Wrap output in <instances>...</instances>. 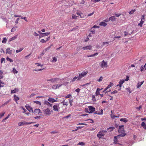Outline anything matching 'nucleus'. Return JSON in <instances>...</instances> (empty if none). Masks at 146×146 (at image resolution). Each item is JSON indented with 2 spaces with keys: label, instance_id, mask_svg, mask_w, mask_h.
<instances>
[{
  "label": "nucleus",
  "instance_id": "f257e3e1",
  "mask_svg": "<svg viewBox=\"0 0 146 146\" xmlns=\"http://www.w3.org/2000/svg\"><path fill=\"white\" fill-rule=\"evenodd\" d=\"M124 126L123 125L119 126L118 129V132L120 133H121L119 136L121 137H124L126 135V133H124L125 131L124 129Z\"/></svg>",
  "mask_w": 146,
  "mask_h": 146
},
{
  "label": "nucleus",
  "instance_id": "f03ea898",
  "mask_svg": "<svg viewBox=\"0 0 146 146\" xmlns=\"http://www.w3.org/2000/svg\"><path fill=\"white\" fill-rule=\"evenodd\" d=\"M99 65L101 68L103 69L107 68L108 66V62H106L104 60H103L102 62H100Z\"/></svg>",
  "mask_w": 146,
  "mask_h": 146
},
{
  "label": "nucleus",
  "instance_id": "7ed1b4c3",
  "mask_svg": "<svg viewBox=\"0 0 146 146\" xmlns=\"http://www.w3.org/2000/svg\"><path fill=\"white\" fill-rule=\"evenodd\" d=\"M107 132L106 131L104 130H100L97 135V136L100 139L102 136H104Z\"/></svg>",
  "mask_w": 146,
  "mask_h": 146
},
{
  "label": "nucleus",
  "instance_id": "20e7f679",
  "mask_svg": "<svg viewBox=\"0 0 146 146\" xmlns=\"http://www.w3.org/2000/svg\"><path fill=\"white\" fill-rule=\"evenodd\" d=\"M38 32L40 34V35L39 36V38H41L43 37L48 36L49 35L50 33V32H48L45 33H41L40 31H38Z\"/></svg>",
  "mask_w": 146,
  "mask_h": 146
},
{
  "label": "nucleus",
  "instance_id": "39448f33",
  "mask_svg": "<svg viewBox=\"0 0 146 146\" xmlns=\"http://www.w3.org/2000/svg\"><path fill=\"white\" fill-rule=\"evenodd\" d=\"M60 105V103L54 104L53 106V110L55 111L59 112L60 109V107H59Z\"/></svg>",
  "mask_w": 146,
  "mask_h": 146
},
{
  "label": "nucleus",
  "instance_id": "423d86ee",
  "mask_svg": "<svg viewBox=\"0 0 146 146\" xmlns=\"http://www.w3.org/2000/svg\"><path fill=\"white\" fill-rule=\"evenodd\" d=\"M88 71L82 72L80 74H79L78 80H80L81 78L85 76L88 74Z\"/></svg>",
  "mask_w": 146,
  "mask_h": 146
},
{
  "label": "nucleus",
  "instance_id": "0eeeda50",
  "mask_svg": "<svg viewBox=\"0 0 146 146\" xmlns=\"http://www.w3.org/2000/svg\"><path fill=\"white\" fill-rule=\"evenodd\" d=\"M43 111L44 114L46 115L50 116L51 113V111L49 108H47L44 110Z\"/></svg>",
  "mask_w": 146,
  "mask_h": 146
},
{
  "label": "nucleus",
  "instance_id": "6e6552de",
  "mask_svg": "<svg viewBox=\"0 0 146 146\" xmlns=\"http://www.w3.org/2000/svg\"><path fill=\"white\" fill-rule=\"evenodd\" d=\"M35 114L36 115H41V112L40 110L39 109H36L34 110Z\"/></svg>",
  "mask_w": 146,
  "mask_h": 146
},
{
  "label": "nucleus",
  "instance_id": "1a4fd4ad",
  "mask_svg": "<svg viewBox=\"0 0 146 146\" xmlns=\"http://www.w3.org/2000/svg\"><path fill=\"white\" fill-rule=\"evenodd\" d=\"M88 108V110L89 111V112H88V113H92L95 110V108L92 106H89Z\"/></svg>",
  "mask_w": 146,
  "mask_h": 146
},
{
  "label": "nucleus",
  "instance_id": "9d476101",
  "mask_svg": "<svg viewBox=\"0 0 146 146\" xmlns=\"http://www.w3.org/2000/svg\"><path fill=\"white\" fill-rule=\"evenodd\" d=\"M124 81H125L123 80H120L119 82V84L116 86H119V88L118 90H121V87Z\"/></svg>",
  "mask_w": 146,
  "mask_h": 146
},
{
  "label": "nucleus",
  "instance_id": "9b49d317",
  "mask_svg": "<svg viewBox=\"0 0 146 146\" xmlns=\"http://www.w3.org/2000/svg\"><path fill=\"white\" fill-rule=\"evenodd\" d=\"M92 46L91 45H87L82 47V49L84 50H90L92 48Z\"/></svg>",
  "mask_w": 146,
  "mask_h": 146
},
{
  "label": "nucleus",
  "instance_id": "f8f14e48",
  "mask_svg": "<svg viewBox=\"0 0 146 146\" xmlns=\"http://www.w3.org/2000/svg\"><path fill=\"white\" fill-rule=\"evenodd\" d=\"M98 27V26H97L96 25H94L90 29V32H92V33H95V30L94 29L95 28H97Z\"/></svg>",
  "mask_w": 146,
  "mask_h": 146
},
{
  "label": "nucleus",
  "instance_id": "ddd939ff",
  "mask_svg": "<svg viewBox=\"0 0 146 146\" xmlns=\"http://www.w3.org/2000/svg\"><path fill=\"white\" fill-rule=\"evenodd\" d=\"M142 17L143 18L141 19V22L138 24V25L140 26L141 27H142V25L144 23V21H143V20H145L144 15H142Z\"/></svg>",
  "mask_w": 146,
  "mask_h": 146
},
{
  "label": "nucleus",
  "instance_id": "4468645a",
  "mask_svg": "<svg viewBox=\"0 0 146 146\" xmlns=\"http://www.w3.org/2000/svg\"><path fill=\"white\" fill-rule=\"evenodd\" d=\"M25 107L26 109L29 111L30 112L32 111V112H33L32 108H31V107L29 106H28V105H27L25 106Z\"/></svg>",
  "mask_w": 146,
  "mask_h": 146
},
{
  "label": "nucleus",
  "instance_id": "2eb2a0df",
  "mask_svg": "<svg viewBox=\"0 0 146 146\" xmlns=\"http://www.w3.org/2000/svg\"><path fill=\"white\" fill-rule=\"evenodd\" d=\"M50 37L49 36L46 38V40H44V39H42L40 40V42L42 43H45L46 41H49L50 40Z\"/></svg>",
  "mask_w": 146,
  "mask_h": 146
},
{
  "label": "nucleus",
  "instance_id": "dca6fc26",
  "mask_svg": "<svg viewBox=\"0 0 146 146\" xmlns=\"http://www.w3.org/2000/svg\"><path fill=\"white\" fill-rule=\"evenodd\" d=\"M44 103L45 105H46L48 106H49L50 107H51L52 106V104H50L47 100H45L44 101Z\"/></svg>",
  "mask_w": 146,
  "mask_h": 146
},
{
  "label": "nucleus",
  "instance_id": "f3484780",
  "mask_svg": "<svg viewBox=\"0 0 146 146\" xmlns=\"http://www.w3.org/2000/svg\"><path fill=\"white\" fill-rule=\"evenodd\" d=\"M48 101L51 102H54L57 101L54 98L49 97L48 99Z\"/></svg>",
  "mask_w": 146,
  "mask_h": 146
},
{
  "label": "nucleus",
  "instance_id": "a211bd4d",
  "mask_svg": "<svg viewBox=\"0 0 146 146\" xmlns=\"http://www.w3.org/2000/svg\"><path fill=\"white\" fill-rule=\"evenodd\" d=\"M113 85V84L111 82L110 83V84L108 85L106 88H105L103 92H105L107 89H108L110 88Z\"/></svg>",
  "mask_w": 146,
  "mask_h": 146
},
{
  "label": "nucleus",
  "instance_id": "6ab92c4d",
  "mask_svg": "<svg viewBox=\"0 0 146 146\" xmlns=\"http://www.w3.org/2000/svg\"><path fill=\"white\" fill-rule=\"evenodd\" d=\"M59 80V79L58 78H52L50 79V81H51L52 83H53L54 82H57Z\"/></svg>",
  "mask_w": 146,
  "mask_h": 146
},
{
  "label": "nucleus",
  "instance_id": "aec40b11",
  "mask_svg": "<svg viewBox=\"0 0 146 146\" xmlns=\"http://www.w3.org/2000/svg\"><path fill=\"white\" fill-rule=\"evenodd\" d=\"M6 53H8L9 54H11L12 53V50L10 49V48H8L6 50Z\"/></svg>",
  "mask_w": 146,
  "mask_h": 146
},
{
  "label": "nucleus",
  "instance_id": "412c9836",
  "mask_svg": "<svg viewBox=\"0 0 146 146\" xmlns=\"http://www.w3.org/2000/svg\"><path fill=\"white\" fill-rule=\"evenodd\" d=\"M14 99L15 101V102L17 104V101L20 99V98L17 96L16 95H14Z\"/></svg>",
  "mask_w": 146,
  "mask_h": 146
},
{
  "label": "nucleus",
  "instance_id": "4be33fe9",
  "mask_svg": "<svg viewBox=\"0 0 146 146\" xmlns=\"http://www.w3.org/2000/svg\"><path fill=\"white\" fill-rule=\"evenodd\" d=\"M98 54V52L95 53L93 54H91V55H88L87 56L88 57H93L95 56H96Z\"/></svg>",
  "mask_w": 146,
  "mask_h": 146
},
{
  "label": "nucleus",
  "instance_id": "5701e85b",
  "mask_svg": "<svg viewBox=\"0 0 146 146\" xmlns=\"http://www.w3.org/2000/svg\"><path fill=\"white\" fill-rule=\"evenodd\" d=\"M141 126L143 127L145 129H146V123H145L144 122H143L141 123Z\"/></svg>",
  "mask_w": 146,
  "mask_h": 146
},
{
  "label": "nucleus",
  "instance_id": "b1692460",
  "mask_svg": "<svg viewBox=\"0 0 146 146\" xmlns=\"http://www.w3.org/2000/svg\"><path fill=\"white\" fill-rule=\"evenodd\" d=\"M116 19L115 18L114 16H111L109 18V20L111 21H115Z\"/></svg>",
  "mask_w": 146,
  "mask_h": 146
},
{
  "label": "nucleus",
  "instance_id": "393cba45",
  "mask_svg": "<svg viewBox=\"0 0 146 146\" xmlns=\"http://www.w3.org/2000/svg\"><path fill=\"white\" fill-rule=\"evenodd\" d=\"M116 136H114V137L113 139V143L115 144H117V139Z\"/></svg>",
  "mask_w": 146,
  "mask_h": 146
},
{
  "label": "nucleus",
  "instance_id": "a878e982",
  "mask_svg": "<svg viewBox=\"0 0 146 146\" xmlns=\"http://www.w3.org/2000/svg\"><path fill=\"white\" fill-rule=\"evenodd\" d=\"M26 122L23 121L21 122H19L18 123V125L19 126H21L23 125H26Z\"/></svg>",
  "mask_w": 146,
  "mask_h": 146
},
{
  "label": "nucleus",
  "instance_id": "bb28decb",
  "mask_svg": "<svg viewBox=\"0 0 146 146\" xmlns=\"http://www.w3.org/2000/svg\"><path fill=\"white\" fill-rule=\"evenodd\" d=\"M120 121L126 123L128 121V120L126 118H121L120 119Z\"/></svg>",
  "mask_w": 146,
  "mask_h": 146
},
{
  "label": "nucleus",
  "instance_id": "cd10ccee",
  "mask_svg": "<svg viewBox=\"0 0 146 146\" xmlns=\"http://www.w3.org/2000/svg\"><path fill=\"white\" fill-rule=\"evenodd\" d=\"M3 77V72L1 70H0V80Z\"/></svg>",
  "mask_w": 146,
  "mask_h": 146
},
{
  "label": "nucleus",
  "instance_id": "c85d7f7f",
  "mask_svg": "<svg viewBox=\"0 0 146 146\" xmlns=\"http://www.w3.org/2000/svg\"><path fill=\"white\" fill-rule=\"evenodd\" d=\"M146 68V65H145L144 66H142L140 68V70L141 72H142L143 71V70L145 69V68Z\"/></svg>",
  "mask_w": 146,
  "mask_h": 146
},
{
  "label": "nucleus",
  "instance_id": "c756f323",
  "mask_svg": "<svg viewBox=\"0 0 146 146\" xmlns=\"http://www.w3.org/2000/svg\"><path fill=\"white\" fill-rule=\"evenodd\" d=\"M100 25L101 26L105 27L107 25V24L105 22H101L100 23Z\"/></svg>",
  "mask_w": 146,
  "mask_h": 146
},
{
  "label": "nucleus",
  "instance_id": "7c9ffc66",
  "mask_svg": "<svg viewBox=\"0 0 146 146\" xmlns=\"http://www.w3.org/2000/svg\"><path fill=\"white\" fill-rule=\"evenodd\" d=\"M17 35H16V36H15L13 37L12 38H11L10 39H9V41H12L13 40H14L15 39H16V38H17Z\"/></svg>",
  "mask_w": 146,
  "mask_h": 146
},
{
  "label": "nucleus",
  "instance_id": "2f4dec72",
  "mask_svg": "<svg viewBox=\"0 0 146 146\" xmlns=\"http://www.w3.org/2000/svg\"><path fill=\"white\" fill-rule=\"evenodd\" d=\"M4 83L0 80V88L1 87H3L4 86Z\"/></svg>",
  "mask_w": 146,
  "mask_h": 146
},
{
  "label": "nucleus",
  "instance_id": "473e14b6",
  "mask_svg": "<svg viewBox=\"0 0 146 146\" xmlns=\"http://www.w3.org/2000/svg\"><path fill=\"white\" fill-rule=\"evenodd\" d=\"M62 103L63 105H66V106H67L68 105V101H65V100L63 101L62 102Z\"/></svg>",
  "mask_w": 146,
  "mask_h": 146
},
{
  "label": "nucleus",
  "instance_id": "72a5a7b5",
  "mask_svg": "<svg viewBox=\"0 0 146 146\" xmlns=\"http://www.w3.org/2000/svg\"><path fill=\"white\" fill-rule=\"evenodd\" d=\"M18 91L19 89H17L16 88H15L14 90H11V93H15L16 92H18Z\"/></svg>",
  "mask_w": 146,
  "mask_h": 146
},
{
  "label": "nucleus",
  "instance_id": "f704fd0d",
  "mask_svg": "<svg viewBox=\"0 0 146 146\" xmlns=\"http://www.w3.org/2000/svg\"><path fill=\"white\" fill-rule=\"evenodd\" d=\"M23 49V48H19L18 50H16V53H18L19 52H20Z\"/></svg>",
  "mask_w": 146,
  "mask_h": 146
},
{
  "label": "nucleus",
  "instance_id": "c9c22d12",
  "mask_svg": "<svg viewBox=\"0 0 146 146\" xmlns=\"http://www.w3.org/2000/svg\"><path fill=\"white\" fill-rule=\"evenodd\" d=\"M78 77L75 76L72 79V80H71V82H74L75 81L76 79H77V80H78Z\"/></svg>",
  "mask_w": 146,
  "mask_h": 146
},
{
  "label": "nucleus",
  "instance_id": "e433bc0d",
  "mask_svg": "<svg viewBox=\"0 0 146 146\" xmlns=\"http://www.w3.org/2000/svg\"><path fill=\"white\" fill-rule=\"evenodd\" d=\"M69 104L70 106H72V105L73 100L72 99H69Z\"/></svg>",
  "mask_w": 146,
  "mask_h": 146
},
{
  "label": "nucleus",
  "instance_id": "4c0bfd02",
  "mask_svg": "<svg viewBox=\"0 0 146 146\" xmlns=\"http://www.w3.org/2000/svg\"><path fill=\"white\" fill-rule=\"evenodd\" d=\"M136 11L135 9H132L131 11H130L129 12V14L130 15H132V14H133L134 13V12L135 11Z\"/></svg>",
  "mask_w": 146,
  "mask_h": 146
},
{
  "label": "nucleus",
  "instance_id": "58836bf2",
  "mask_svg": "<svg viewBox=\"0 0 146 146\" xmlns=\"http://www.w3.org/2000/svg\"><path fill=\"white\" fill-rule=\"evenodd\" d=\"M57 60V58L55 57H54L52 58V62H56Z\"/></svg>",
  "mask_w": 146,
  "mask_h": 146
},
{
  "label": "nucleus",
  "instance_id": "ea45409f",
  "mask_svg": "<svg viewBox=\"0 0 146 146\" xmlns=\"http://www.w3.org/2000/svg\"><path fill=\"white\" fill-rule=\"evenodd\" d=\"M52 88L53 89H56L58 88V85L57 84L53 85L52 86Z\"/></svg>",
  "mask_w": 146,
  "mask_h": 146
},
{
  "label": "nucleus",
  "instance_id": "a19ab883",
  "mask_svg": "<svg viewBox=\"0 0 146 146\" xmlns=\"http://www.w3.org/2000/svg\"><path fill=\"white\" fill-rule=\"evenodd\" d=\"M78 145H85V143L83 142H79L78 144Z\"/></svg>",
  "mask_w": 146,
  "mask_h": 146
},
{
  "label": "nucleus",
  "instance_id": "79ce46f5",
  "mask_svg": "<svg viewBox=\"0 0 146 146\" xmlns=\"http://www.w3.org/2000/svg\"><path fill=\"white\" fill-rule=\"evenodd\" d=\"M34 102H35L36 104L38 105H41V102L38 101H34Z\"/></svg>",
  "mask_w": 146,
  "mask_h": 146
},
{
  "label": "nucleus",
  "instance_id": "37998d69",
  "mask_svg": "<svg viewBox=\"0 0 146 146\" xmlns=\"http://www.w3.org/2000/svg\"><path fill=\"white\" fill-rule=\"evenodd\" d=\"M77 16H76L75 15H74V14H73L72 15V19H76L77 18Z\"/></svg>",
  "mask_w": 146,
  "mask_h": 146
},
{
  "label": "nucleus",
  "instance_id": "c03bdc74",
  "mask_svg": "<svg viewBox=\"0 0 146 146\" xmlns=\"http://www.w3.org/2000/svg\"><path fill=\"white\" fill-rule=\"evenodd\" d=\"M111 118L113 119H115V117H118L115 115H113L112 114H111Z\"/></svg>",
  "mask_w": 146,
  "mask_h": 146
},
{
  "label": "nucleus",
  "instance_id": "a18cd8bd",
  "mask_svg": "<svg viewBox=\"0 0 146 146\" xmlns=\"http://www.w3.org/2000/svg\"><path fill=\"white\" fill-rule=\"evenodd\" d=\"M7 39L6 37L4 38L2 41V42L3 43H6L7 42Z\"/></svg>",
  "mask_w": 146,
  "mask_h": 146
},
{
  "label": "nucleus",
  "instance_id": "49530a36",
  "mask_svg": "<svg viewBox=\"0 0 146 146\" xmlns=\"http://www.w3.org/2000/svg\"><path fill=\"white\" fill-rule=\"evenodd\" d=\"M13 71L15 74H17L18 72L15 69V68H13Z\"/></svg>",
  "mask_w": 146,
  "mask_h": 146
},
{
  "label": "nucleus",
  "instance_id": "de8ad7c7",
  "mask_svg": "<svg viewBox=\"0 0 146 146\" xmlns=\"http://www.w3.org/2000/svg\"><path fill=\"white\" fill-rule=\"evenodd\" d=\"M52 46V44L50 46H49L48 47L46 48L44 50L46 52L47 50H49L50 49L51 46Z\"/></svg>",
  "mask_w": 146,
  "mask_h": 146
},
{
  "label": "nucleus",
  "instance_id": "09e8293b",
  "mask_svg": "<svg viewBox=\"0 0 146 146\" xmlns=\"http://www.w3.org/2000/svg\"><path fill=\"white\" fill-rule=\"evenodd\" d=\"M46 52L44 50L40 54V55L41 56H42Z\"/></svg>",
  "mask_w": 146,
  "mask_h": 146
},
{
  "label": "nucleus",
  "instance_id": "8fccbe9b",
  "mask_svg": "<svg viewBox=\"0 0 146 146\" xmlns=\"http://www.w3.org/2000/svg\"><path fill=\"white\" fill-rule=\"evenodd\" d=\"M103 77L101 76L99 79L97 80V81L98 82L102 81L103 79Z\"/></svg>",
  "mask_w": 146,
  "mask_h": 146
},
{
  "label": "nucleus",
  "instance_id": "3c124183",
  "mask_svg": "<svg viewBox=\"0 0 146 146\" xmlns=\"http://www.w3.org/2000/svg\"><path fill=\"white\" fill-rule=\"evenodd\" d=\"M11 99H9L8 101L5 102L4 103V104H3V105H6L9 102H10L11 101Z\"/></svg>",
  "mask_w": 146,
  "mask_h": 146
},
{
  "label": "nucleus",
  "instance_id": "603ef678",
  "mask_svg": "<svg viewBox=\"0 0 146 146\" xmlns=\"http://www.w3.org/2000/svg\"><path fill=\"white\" fill-rule=\"evenodd\" d=\"M7 60L8 61H10V62H13V59H10V58H9L8 57H7Z\"/></svg>",
  "mask_w": 146,
  "mask_h": 146
},
{
  "label": "nucleus",
  "instance_id": "864d4df0",
  "mask_svg": "<svg viewBox=\"0 0 146 146\" xmlns=\"http://www.w3.org/2000/svg\"><path fill=\"white\" fill-rule=\"evenodd\" d=\"M141 84L139 82L137 83V87L138 88H139L141 87Z\"/></svg>",
  "mask_w": 146,
  "mask_h": 146
},
{
  "label": "nucleus",
  "instance_id": "5fc2aeb1",
  "mask_svg": "<svg viewBox=\"0 0 146 146\" xmlns=\"http://www.w3.org/2000/svg\"><path fill=\"white\" fill-rule=\"evenodd\" d=\"M35 64L37 65L38 66H43V64H41L39 63H36Z\"/></svg>",
  "mask_w": 146,
  "mask_h": 146
},
{
  "label": "nucleus",
  "instance_id": "6e6d98bb",
  "mask_svg": "<svg viewBox=\"0 0 146 146\" xmlns=\"http://www.w3.org/2000/svg\"><path fill=\"white\" fill-rule=\"evenodd\" d=\"M5 59L3 58H2L1 59V63H2L3 62H5Z\"/></svg>",
  "mask_w": 146,
  "mask_h": 146
},
{
  "label": "nucleus",
  "instance_id": "4d7b16f0",
  "mask_svg": "<svg viewBox=\"0 0 146 146\" xmlns=\"http://www.w3.org/2000/svg\"><path fill=\"white\" fill-rule=\"evenodd\" d=\"M117 92H117V90H115L113 91V92H111V94H116V93H117Z\"/></svg>",
  "mask_w": 146,
  "mask_h": 146
},
{
  "label": "nucleus",
  "instance_id": "13d9d810",
  "mask_svg": "<svg viewBox=\"0 0 146 146\" xmlns=\"http://www.w3.org/2000/svg\"><path fill=\"white\" fill-rule=\"evenodd\" d=\"M5 114V112H3L2 113H0V118H1L2 117L4 116Z\"/></svg>",
  "mask_w": 146,
  "mask_h": 146
},
{
  "label": "nucleus",
  "instance_id": "bf43d9fd",
  "mask_svg": "<svg viewBox=\"0 0 146 146\" xmlns=\"http://www.w3.org/2000/svg\"><path fill=\"white\" fill-rule=\"evenodd\" d=\"M80 16L81 18H84V15L82 14V13H81Z\"/></svg>",
  "mask_w": 146,
  "mask_h": 146
},
{
  "label": "nucleus",
  "instance_id": "052dcab7",
  "mask_svg": "<svg viewBox=\"0 0 146 146\" xmlns=\"http://www.w3.org/2000/svg\"><path fill=\"white\" fill-rule=\"evenodd\" d=\"M16 30V27H14L11 30V32H14Z\"/></svg>",
  "mask_w": 146,
  "mask_h": 146
},
{
  "label": "nucleus",
  "instance_id": "680f3d73",
  "mask_svg": "<svg viewBox=\"0 0 146 146\" xmlns=\"http://www.w3.org/2000/svg\"><path fill=\"white\" fill-rule=\"evenodd\" d=\"M109 43L108 42H104L103 43V45H104L105 44H108Z\"/></svg>",
  "mask_w": 146,
  "mask_h": 146
},
{
  "label": "nucleus",
  "instance_id": "e2e57ef3",
  "mask_svg": "<svg viewBox=\"0 0 146 146\" xmlns=\"http://www.w3.org/2000/svg\"><path fill=\"white\" fill-rule=\"evenodd\" d=\"M33 35L36 36H38V34H37L36 32H34L33 33Z\"/></svg>",
  "mask_w": 146,
  "mask_h": 146
},
{
  "label": "nucleus",
  "instance_id": "0e129e2a",
  "mask_svg": "<svg viewBox=\"0 0 146 146\" xmlns=\"http://www.w3.org/2000/svg\"><path fill=\"white\" fill-rule=\"evenodd\" d=\"M121 14H115V15L116 17H118L121 15Z\"/></svg>",
  "mask_w": 146,
  "mask_h": 146
},
{
  "label": "nucleus",
  "instance_id": "69168bd1",
  "mask_svg": "<svg viewBox=\"0 0 146 146\" xmlns=\"http://www.w3.org/2000/svg\"><path fill=\"white\" fill-rule=\"evenodd\" d=\"M71 96L70 94H68L65 96V98H69Z\"/></svg>",
  "mask_w": 146,
  "mask_h": 146
},
{
  "label": "nucleus",
  "instance_id": "338daca9",
  "mask_svg": "<svg viewBox=\"0 0 146 146\" xmlns=\"http://www.w3.org/2000/svg\"><path fill=\"white\" fill-rule=\"evenodd\" d=\"M80 89L79 88H78L75 90V91L76 92H77L78 93H79L80 92Z\"/></svg>",
  "mask_w": 146,
  "mask_h": 146
},
{
  "label": "nucleus",
  "instance_id": "774afa93",
  "mask_svg": "<svg viewBox=\"0 0 146 146\" xmlns=\"http://www.w3.org/2000/svg\"><path fill=\"white\" fill-rule=\"evenodd\" d=\"M96 95L97 96L98 95L100 94V92L99 91H98L96 90Z\"/></svg>",
  "mask_w": 146,
  "mask_h": 146
}]
</instances>
